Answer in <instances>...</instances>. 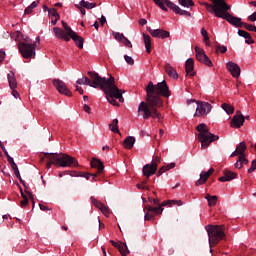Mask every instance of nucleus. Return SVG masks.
Here are the masks:
<instances>
[{"instance_id":"f257e3e1","label":"nucleus","mask_w":256,"mask_h":256,"mask_svg":"<svg viewBox=\"0 0 256 256\" xmlns=\"http://www.w3.org/2000/svg\"><path fill=\"white\" fill-rule=\"evenodd\" d=\"M162 97H171V91L167 82L163 80L156 85L151 81L146 86V102H141L138 106V113L142 114L143 119H157L159 123L163 121V116L157 111L155 107H163Z\"/></svg>"},{"instance_id":"f03ea898","label":"nucleus","mask_w":256,"mask_h":256,"mask_svg":"<svg viewBox=\"0 0 256 256\" xmlns=\"http://www.w3.org/2000/svg\"><path fill=\"white\" fill-rule=\"evenodd\" d=\"M88 75L91 80L87 77H82L76 81V85H88L89 87H93V89L100 87V89L104 91L107 101L110 102L111 105H114V107L119 106V103H117V100L115 99H118L120 103H123V90L117 88L113 76H110L109 79H107L99 76V74L95 72H88Z\"/></svg>"},{"instance_id":"7ed1b4c3","label":"nucleus","mask_w":256,"mask_h":256,"mask_svg":"<svg viewBox=\"0 0 256 256\" xmlns=\"http://www.w3.org/2000/svg\"><path fill=\"white\" fill-rule=\"evenodd\" d=\"M196 130L198 131V141H200L202 149H207L213 141L219 140L217 135L209 131V127L205 123L196 126Z\"/></svg>"},{"instance_id":"20e7f679","label":"nucleus","mask_w":256,"mask_h":256,"mask_svg":"<svg viewBox=\"0 0 256 256\" xmlns=\"http://www.w3.org/2000/svg\"><path fill=\"white\" fill-rule=\"evenodd\" d=\"M205 229L208 234L210 253H213L212 247H214V245H217V243H219V241H221V239L225 237V232H223V226L219 225H207Z\"/></svg>"},{"instance_id":"39448f33","label":"nucleus","mask_w":256,"mask_h":256,"mask_svg":"<svg viewBox=\"0 0 256 256\" xmlns=\"http://www.w3.org/2000/svg\"><path fill=\"white\" fill-rule=\"evenodd\" d=\"M48 159V167L50 165H58V167H77V160L67 154H50Z\"/></svg>"},{"instance_id":"423d86ee","label":"nucleus","mask_w":256,"mask_h":256,"mask_svg":"<svg viewBox=\"0 0 256 256\" xmlns=\"http://www.w3.org/2000/svg\"><path fill=\"white\" fill-rule=\"evenodd\" d=\"M229 11H231V6L226 4L214 17H217L218 19H224L230 25H233V27H243L245 23H243L241 18L231 15Z\"/></svg>"},{"instance_id":"0eeeda50","label":"nucleus","mask_w":256,"mask_h":256,"mask_svg":"<svg viewBox=\"0 0 256 256\" xmlns=\"http://www.w3.org/2000/svg\"><path fill=\"white\" fill-rule=\"evenodd\" d=\"M152 1L162 11H169V9H171L177 15H182L184 17H191V12L181 9L178 5L171 2V0H152ZM167 7H169V9H167Z\"/></svg>"},{"instance_id":"6e6552de","label":"nucleus","mask_w":256,"mask_h":256,"mask_svg":"<svg viewBox=\"0 0 256 256\" xmlns=\"http://www.w3.org/2000/svg\"><path fill=\"white\" fill-rule=\"evenodd\" d=\"M210 1H212V4L203 2L202 5H204V7H206V11H208V13H211V15H214V17L227 5V2L225 0Z\"/></svg>"},{"instance_id":"1a4fd4ad","label":"nucleus","mask_w":256,"mask_h":256,"mask_svg":"<svg viewBox=\"0 0 256 256\" xmlns=\"http://www.w3.org/2000/svg\"><path fill=\"white\" fill-rule=\"evenodd\" d=\"M193 101L197 105L194 117H207L211 113L213 106H211L210 103L195 100Z\"/></svg>"},{"instance_id":"9d476101","label":"nucleus","mask_w":256,"mask_h":256,"mask_svg":"<svg viewBox=\"0 0 256 256\" xmlns=\"http://www.w3.org/2000/svg\"><path fill=\"white\" fill-rule=\"evenodd\" d=\"M35 47V44L25 42L18 44L19 53H21L23 59H31V57H35Z\"/></svg>"},{"instance_id":"9b49d317","label":"nucleus","mask_w":256,"mask_h":256,"mask_svg":"<svg viewBox=\"0 0 256 256\" xmlns=\"http://www.w3.org/2000/svg\"><path fill=\"white\" fill-rule=\"evenodd\" d=\"M195 53H196V59L200 63H204L207 67H213V62L211 59H209V56L205 53V50H203L201 47L196 46L195 47Z\"/></svg>"},{"instance_id":"f8f14e48","label":"nucleus","mask_w":256,"mask_h":256,"mask_svg":"<svg viewBox=\"0 0 256 256\" xmlns=\"http://www.w3.org/2000/svg\"><path fill=\"white\" fill-rule=\"evenodd\" d=\"M53 85L56 87L58 93H60L61 95H65L66 97H73V92H71V90L62 80L54 79Z\"/></svg>"},{"instance_id":"ddd939ff","label":"nucleus","mask_w":256,"mask_h":256,"mask_svg":"<svg viewBox=\"0 0 256 256\" xmlns=\"http://www.w3.org/2000/svg\"><path fill=\"white\" fill-rule=\"evenodd\" d=\"M227 71H229L230 75L234 77V79H239L241 76V67H239V64L235 62H227L226 63Z\"/></svg>"},{"instance_id":"4468645a","label":"nucleus","mask_w":256,"mask_h":256,"mask_svg":"<svg viewBox=\"0 0 256 256\" xmlns=\"http://www.w3.org/2000/svg\"><path fill=\"white\" fill-rule=\"evenodd\" d=\"M148 31L150 35L157 39H169V37H171V34L167 30L148 28Z\"/></svg>"},{"instance_id":"2eb2a0df","label":"nucleus","mask_w":256,"mask_h":256,"mask_svg":"<svg viewBox=\"0 0 256 256\" xmlns=\"http://www.w3.org/2000/svg\"><path fill=\"white\" fill-rule=\"evenodd\" d=\"M245 123V116L243 114H236L233 116L230 127L233 129H240V127H243V124Z\"/></svg>"},{"instance_id":"dca6fc26","label":"nucleus","mask_w":256,"mask_h":256,"mask_svg":"<svg viewBox=\"0 0 256 256\" xmlns=\"http://www.w3.org/2000/svg\"><path fill=\"white\" fill-rule=\"evenodd\" d=\"M53 31L56 39H63L64 41H67V42L71 41V34L67 33L65 30L59 27H54Z\"/></svg>"},{"instance_id":"f3484780","label":"nucleus","mask_w":256,"mask_h":256,"mask_svg":"<svg viewBox=\"0 0 256 256\" xmlns=\"http://www.w3.org/2000/svg\"><path fill=\"white\" fill-rule=\"evenodd\" d=\"M142 173L144 177H152L157 173V165L156 164H146L142 168Z\"/></svg>"},{"instance_id":"a211bd4d","label":"nucleus","mask_w":256,"mask_h":256,"mask_svg":"<svg viewBox=\"0 0 256 256\" xmlns=\"http://www.w3.org/2000/svg\"><path fill=\"white\" fill-rule=\"evenodd\" d=\"M214 172L215 169L213 168H210L207 172H201L200 179L196 181L197 187H199V185H203L204 183H206L207 179H209V177H211V175H213Z\"/></svg>"},{"instance_id":"6ab92c4d","label":"nucleus","mask_w":256,"mask_h":256,"mask_svg":"<svg viewBox=\"0 0 256 256\" xmlns=\"http://www.w3.org/2000/svg\"><path fill=\"white\" fill-rule=\"evenodd\" d=\"M110 243H112L113 247H116V249L119 250L122 256H127L129 254V249L127 248V244L121 243V242H115L113 240H110Z\"/></svg>"},{"instance_id":"aec40b11","label":"nucleus","mask_w":256,"mask_h":256,"mask_svg":"<svg viewBox=\"0 0 256 256\" xmlns=\"http://www.w3.org/2000/svg\"><path fill=\"white\" fill-rule=\"evenodd\" d=\"M185 69L186 74L190 77H193L195 75V61H193V58H189L186 60Z\"/></svg>"},{"instance_id":"412c9836","label":"nucleus","mask_w":256,"mask_h":256,"mask_svg":"<svg viewBox=\"0 0 256 256\" xmlns=\"http://www.w3.org/2000/svg\"><path fill=\"white\" fill-rule=\"evenodd\" d=\"M233 179H237V173L232 172L231 170H225L224 175L219 178V181L225 183L227 181H233Z\"/></svg>"},{"instance_id":"4be33fe9","label":"nucleus","mask_w":256,"mask_h":256,"mask_svg":"<svg viewBox=\"0 0 256 256\" xmlns=\"http://www.w3.org/2000/svg\"><path fill=\"white\" fill-rule=\"evenodd\" d=\"M92 203L97 207V209L101 211V213H103V215H105V217H109L110 215L109 208H107L105 204L101 203L98 200H95V198H92Z\"/></svg>"},{"instance_id":"5701e85b","label":"nucleus","mask_w":256,"mask_h":256,"mask_svg":"<svg viewBox=\"0 0 256 256\" xmlns=\"http://www.w3.org/2000/svg\"><path fill=\"white\" fill-rule=\"evenodd\" d=\"M164 69L171 79H179V74H177V70L174 67H172L171 64L166 63Z\"/></svg>"},{"instance_id":"b1692460","label":"nucleus","mask_w":256,"mask_h":256,"mask_svg":"<svg viewBox=\"0 0 256 256\" xmlns=\"http://www.w3.org/2000/svg\"><path fill=\"white\" fill-rule=\"evenodd\" d=\"M7 79L9 83L10 89H17V78H15V73L13 71H10L7 74Z\"/></svg>"},{"instance_id":"393cba45","label":"nucleus","mask_w":256,"mask_h":256,"mask_svg":"<svg viewBox=\"0 0 256 256\" xmlns=\"http://www.w3.org/2000/svg\"><path fill=\"white\" fill-rule=\"evenodd\" d=\"M134 145H135V137L128 136L124 139V142H123L124 149H133Z\"/></svg>"},{"instance_id":"a878e982","label":"nucleus","mask_w":256,"mask_h":256,"mask_svg":"<svg viewBox=\"0 0 256 256\" xmlns=\"http://www.w3.org/2000/svg\"><path fill=\"white\" fill-rule=\"evenodd\" d=\"M91 167L98 170V173H101L103 169H105V166H103V162L99 159H93L90 163Z\"/></svg>"},{"instance_id":"bb28decb","label":"nucleus","mask_w":256,"mask_h":256,"mask_svg":"<svg viewBox=\"0 0 256 256\" xmlns=\"http://www.w3.org/2000/svg\"><path fill=\"white\" fill-rule=\"evenodd\" d=\"M249 163V160L245 157V154L240 155L238 158V161L234 164L236 169H241L243 165H247Z\"/></svg>"},{"instance_id":"cd10ccee","label":"nucleus","mask_w":256,"mask_h":256,"mask_svg":"<svg viewBox=\"0 0 256 256\" xmlns=\"http://www.w3.org/2000/svg\"><path fill=\"white\" fill-rule=\"evenodd\" d=\"M163 203L160 206L154 207V206H148L147 210L150 213H153V215H161L163 213Z\"/></svg>"},{"instance_id":"c85d7f7f","label":"nucleus","mask_w":256,"mask_h":256,"mask_svg":"<svg viewBox=\"0 0 256 256\" xmlns=\"http://www.w3.org/2000/svg\"><path fill=\"white\" fill-rule=\"evenodd\" d=\"M79 6L83 7L84 9H95V7H97V3L81 0L79 2Z\"/></svg>"},{"instance_id":"c756f323","label":"nucleus","mask_w":256,"mask_h":256,"mask_svg":"<svg viewBox=\"0 0 256 256\" xmlns=\"http://www.w3.org/2000/svg\"><path fill=\"white\" fill-rule=\"evenodd\" d=\"M144 39V45L147 53H151V36L147 34H142Z\"/></svg>"},{"instance_id":"7c9ffc66","label":"nucleus","mask_w":256,"mask_h":256,"mask_svg":"<svg viewBox=\"0 0 256 256\" xmlns=\"http://www.w3.org/2000/svg\"><path fill=\"white\" fill-rule=\"evenodd\" d=\"M221 108L223 109V111H225L227 115H233L235 113V107L228 103H223L221 105Z\"/></svg>"},{"instance_id":"2f4dec72","label":"nucleus","mask_w":256,"mask_h":256,"mask_svg":"<svg viewBox=\"0 0 256 256\" xmlns=\"http://www.w3.org/2000/svg\"><path fill=\"white\" fill-rule=\"evenodd\" d=\"M70 37L79 49H83L84 40L81 36H79V35H77V33H75L74 38H73V35H71Z\"/></svg>"},{"instance_id":"473e14b6","label":"nucleus","mask_w":256,"mask_h":256,"mask_svg":"<svg viewBox=\"0 0 256 256\" xmlns=\"http://www.w3.org/2000/svg\"><path fill=\"white\" fill-rule=\"evenodd\" d=\"M109 129L112 131V133H119V120H112L111 124H109Z\"/></svg>"},{"instance_id":"72a5a7b5","label":"nucleus","mask_w":256,"mask_h":256,"mask_svg":"<svg viewBox=\"0 0 256 256\" xmlns=\"http://www.w3.org/2000/svg\"><path fill=\"white\" fill-rule=\"evenodd\" d=\"M200 33L203 37V41L207 47L211 45V40L209 39V34L207 33V30L205 28H201Z\"/></svg>"},{"instance_id":"f704fd0d","label":"nucleus","mask_w":256,"mask_h":256,"mask_svg":"<svg viewBox=\"0 0 256 256\" xmlns=\"http://www.w3.org/2000/svg\"><path fill=\"white\" fill-rule=\"evenodd\" d=\"M236 151L238 152L239 156L245 155V151H247V144H245V142H240L236 147Z\"/></svg>"},{"instance_id":"c9c22d12","label":"nucleus","mask_w":256,"mask_h":256,"mask_svg":"<svg viewBox=\"0 0 256 256\" xmlns=\"http://www.w3.org/2000/svg\"><path fill=\"white\" fill-rule=\"evenodd\" d=\"M205 199H207L209 207H215V205H217V196L207 194Z\"/></svg>"},{"instance_id":"e433bc0d","label":"nucleus","mask_w":256,"mask_h":256,"mask_svg":"<svg viewBox=\"0 0 256 256\" xmlns=\"http://www.w3.org/2000/svg\"><path fill=\"white\" fill-rule=\"evenodd\" d=\"M61 24H62V27H63L64 31H66L70 35V37L72 35V37L75 38V32L73 31V29H71V27H69L67 22L62 20Z\"/></svg>"},{"instance_id":"4c0bfd02","label":"nucleus","mask_w":256,"mask_h":256,"mask_svg":"<svg viewBox=\"0 0 256 256\" xmlns=\"http://www.w3.org/2000/svg\"><path fill=\"white\" fill-rule=\"evenodd\" d=\"M179 5H181V7H193L195 6V3L193 2V0H178Z\"/></svg>"},{"instance_id":"58836bf2","label":"nucleus","mask_w":256,"mask_h":256,"mask_svg":"<svg viewBox=\"0 0 256 256\" xmlns=\"http://www.w3.org/2000/svg\"><path fill=\"white\" fill-rule=\"evenodd\" d=\"M48 16L50 19H60L59 13L55 8H51L50 10H48Z\"/></svg>"},{"instance_id":"ea45409f","label":"nucleus","mask_w":256,"mask_h":256,"mask_svg":"<svg viewBox=\"0 0 256 256\" xmlns=\"http://www.w3.org/2000/svg\"><path fill=\"white\" fill-rule=\"evenodd\" d=\"M177 205L178 207H181L183 205V202L181 200H169V201H164L162 202V205Z\"/></svg>"},{"instance_id":"a19ab883","label":"nucleus","mask_w":256,"mask_h":256,"mask_svg":"<svg viewBox=\"0 0 256 256\" xmlns=\"http://www.w3.org/2000/svg\"><path fill=\"white\" fill-rule=\"evenodd\" d=\"M216 53H227V46H223V45H216Z\"/></svg>"},{"instance_id":"79ce46f5","label":"nucleus","mask_w":256,"mask_h":256,"mask_svg":"<svg viewBox=\"0 0 256 256\" xmlns=\"http://www.w3.org/2000/svg\"><path fill=\"white\" fill-rule=\"evenodd\" d=\"M113 37L116 39V41L122 42L125 35H123V33L113 32Z\"/></svg>"},{"instance_id":"37998d69","label":"nucleus","mask_w":256,"mask_h":256,"mask_svg":"<svg viewBox=\"0 0 256 256\" xmlns=\"http://www.w3.org/2000/svg\"><path fill=\"white\" fill-rule=\"evenodd\" d=\"M238 35L240 37H243L244 39H249V37H251V34H249L247 31L245 30H238Z\"/></svg>"},{"instance_id":"c03bdc74","label":"nucleus","mask_w":256,"mask_h":256,"mask_svg":"<svg viewBox=\"0 0 256 256\" xmlns=\"http://www.w3.org/2000/svg\"><path fill=\"white\" fill-rule=\"evenodd\" d=\"M121 43H123V45H125V47H129L130 49L133 47V44L131 43V41H129V39H127V37H123Z\"/></svg>"},{"instance_id":"a18cd8bd","label":"nucleus","mask_w":256,"mask_h":256,"mask_svg":"<svg viewBox=\"0 0 256 256\" xmlns=\"http://www.w3.org/2000/svg\"><path fill=\"white\" fill-rule=\"evenodd\" d=\"M124 59H125L126 63H128V65H134V63H135V60H133V58L131 56L125 55Z\"/></svg>"},{"instance_id":"49530a36","label":"nucleus","mask_w":256,"mask_h":256,"mask_svg":"<svg viewBox=\"0 0 256 256\" xmlns=\"http://www.w3.org/2000/svg\"><path fill=\"white\" fill-rule=\"evenodd\" d=\"M14 175H16L17 179H19L22 185H25V181H23V178H21V173L19 172V170H15Z\"/></svg>"},{"instance_id":"de8ad7c7","label":"nucleus","mask_w":256,"mask_h":256,"mask_svg":"<svg viewBox=\"0 0 256 256\" xmlns=\"http://www.w3.org/2000/svg\"><path fill=\"white\" fill-rule=\"evenodd\" d=\"M12 91V97H14V99H21V95L19 94L18 91H16V89H11Z\"/></svg>"},{"instance_id":"09e8293b","label":"nucleus","mask_w":256,"mask_h":256,"mask_svg":"<svg viewBox=\"0 0 256 256\" xmlns=\"http://www.w3.org/2000/svg\"><path fill=\"white\" fill-rule=\"evenodd\" d=\"M159 163H161V157L159 156L154 157L152 161V165H156V167H158Z\"/></svg>"},{"instance_id":"8fccbe9b","label":"nucleus","mask_w":256,"mask_h":256,"mask_svg":"<svg viewBox=\"0 0 256 256\" xmlns=\"http://www.w3.org/2000/svg\"><path fill=\"white\" fill-rule=\"evenodd\" d=\"M166 171H169V166H163L159 169L158 175H163V173H166Z\"/></svg>"},{"instance_id":"3c124183","label":"nucleus","mask_w":256,"mask_h":256,"mask_svg":"<svg viewBox=\"0 0 256 256\" xmlns=\"http://www.w3.org/2000/svg\"><path fill=\"white\" fill-rule=\"evenodd\" d=\"M23 200L20 202L21 207H25L27 203H29V200L25 197V194L22 193Z\"/></svg>"},{"instance_id":"603ef678","label":"nucleus","mask_w":256,"mask_h":256,"mask_svg":"<svg viewBox=\"0 0 256 256\" xmlns=\"http://www.w3.org/2000/svg\"><path fill=\"white\" fill-rule=\"evenodd\" d=\"M76 7H77V9H79L81 15H86L87 11H85V8L83 6L76 4Z\"/></svg>"},{"instance_id":"864d4df0","label":"nucleus","mask_w":256,"mask_h":256,"mask_svg":"<svg viewBox=\"0 0 256 256\" xmlns=\"http://www.w3.org/2000/svg\"><path fill=\"white\" fill-rule=\"evenodd\" d=\"M248 21H251L252 23H255V21H256V12H254L250 16H248Z\"/></svg>"},{"instance_id":"5fc2aeb1","label":"nucleus","mask_w":256,"mask_h":256,"mask_svg":"<svg viewBox=\"0 0 256 256\" xmlns=\"http://www.w3.org/2000/svg\"><path fill=\"white\" fill-rule=\"evenodd\" d=\"M6 156H7V159H8V163L10 165L14 164L15 163V160L13 159V157L9 156V153L5 152Z\"/></svg>"},{"instance_id":"6e6d98bb","label":"nucleus","mask_w":256,"mask_h":256,"mask_svg":"<svg viewBox=\"0 0 256 256\" xmlns=\"http://www.w3.org/2000/svg\"><path fill=\"white\" fill-rule=\"evenodd\" d=\"M245 43H247V45H253L255 41L253 40V38H251V36H249V38H246Z\"/></svg>"},{"instance_id":"4d7b16f0","label":"nucleus","mask_w":256,"mask_h":256,"mask_svg":"<svg viewBox=\"0 0 256 256\" xmlns=\"http://www.w3.org/2000/svg\"><path fill=\"white\" fill-rule=\"evenodd\" d=\"M25 15H29L31 13H33V8H31V6H28L25 10H24Z\"/></svg>"},{"instance_id":"13d9d810","label":"nucleus","mask_w":256,"mask_h":256,"mask_svg":"<svg viewBox=\"0 0 256 256\" xmlns=\"http://www.w3.org/2000/svg\"><path fill=\"white\" fill-rule=\"evenodd\" d=\"M139 25H141L142 27L147 25V19L145 18H142L138 21Z\"/></svg>"},{"instance_id":"bf43d9fd","label":"nucleus","mask_w":256,"mask_h":256,"mask_svg":"<svg viewBox=\"0 0 256 256\" xmlns=\"http://www.w3.org/2000/svg\"><path fill=\"white\" fill-rule=\"evenodd\" d=\"M152 217H153V215L147 213V214L144 215V220H145V221H151V218H152Z\"/></svg>"},{"instance_id":"052dcab7","label":"nucleus","mask_w":256,"mask_h":256,"mask_svg":"<svg viewBox=\"0 0 256 256\" xmlns=\"http://www.w3.org/2000/svg\"><path fill=\"white\" fill-rule=\"evenodd\" d=\"M83 109L85 113H91V107H89V105L85 104Z\"/></svg>"},{"instance_id":"680f3d73","label":"nucleus","mask_w":256,"mask_h":256,"mask_svg":"<svg viewBox=\"0 0 256 256\" xmlns=\"http://www.w3.org/2000/svg\"><path fill=\"white\" fill-rule=\"evenodd\" d=\"M5 60V52L0 50V63Z\"/></svg>"},{"instance_id":"e2e57ef3","label":"nucleus","mask_w":256,"mask_h":256,"mask_svg":"<svg viewBox=\"0 0 256 256\" xmlns=\"http://www.w3.org/2000/svg\"><path fill=\"white\" fill-rule=\"evenodd\" d=\"M105 23H107V18H105V16L102 15L100 18V24L105 25Z\"/></svg>"},{"instance_id":"0e129e2a","label":"nucleus","mask_w":256,"mask_h":256,"mask_svg":"<svg viewBox=\"0 0 256 256\" xmlns=\"http://www.w3.org/2000/svg\"><path fill=\"white\" fill-rule=\"evenodd\" d=\"M76 91L79 92L80 95H83L84 91H83V88L79 87V85H76Z\"/></svg>"},{"instance_id":"69168bd1","label":"nucleus","mask_w":256,"mask_h":256,"mask_svg":"<svg viewBox=\"0 0 256 256\" xmlns=\"http://www.w3.org/2000/svg\"><path fill=\"white\" fill-rule=\"evenodd\" d=\"M37 5H39V2L34 1V2H32L31 5H29V6H30L31 9H35V8L37 7Z\"/></svg>"},{"instance_id":"338daca9","label":"nucleus","mask_w":256,"mask_h":256,"mask_svg":"<svg viewBox=\"0 0 256 256\" xmlns=\"http://www.w3.org/2000/svg\"><path fill=\"white\" fill-rule=\"evenodd\" d=\"M10 165H11L13 171H18L19 170V167L17 166V163L14 162L13 164H10Z\"/></svg>"},{"instance_id":"774afa93","label":"nucleus","mask_w":256,"mask_h":256,"mask_svg":"<svg viewBox=\"0 0 256 256\" xmlns=\"http://www.w3.org/2000/svg\"><path fill=\"white\" fill-rule=\"evenodd\" d=\"M39 207H40L41 211H49V208H47V206H45L43 204H39Z\"/></svg>"}]
</instances>
